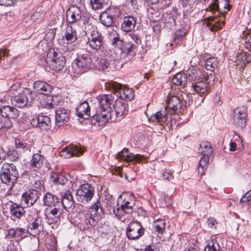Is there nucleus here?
<instances>
[{"instance_id":"nucleus-30","label":"nucleus","mask_w":251,"mask_h":251,"mask_svg":"<svg viewBox=\"0 0 251 251\" xmlns=\"http://www.w3.org/2000/svg\"><path fill=\"white\" fill-rule=\"evenodd\" d=\"M10 213L11 218L15 220V218L20 219L24 215L25 210L23 207L17 203H13L10 208Z\"/></svg>"},{"instance_id":"nucleus-61","label":"nucleus","mask_w":251,"mask_h":251,"mask_svg":"<svg viewBox=\"0 0 251 251\" xmlns=\"http://www.w3.org/2000/svg\"><path fill=\"white\" fill-rule=\"evenodd\" d=\"M251 198V191L247 193L241 199L240 202L241 203L246 202L250 201L249 198Z\"/></svg>"},{"instance_id":"nucleus-55","label":"nucleus","mask_w":251,"mask_h":251,"mask_svg":"<svg viewBox=\"0 0 251 251\" xmlns=\"http://www.w3.org/2000/svg\"><path fill=\"white\" fill-rule=\"evenodd\" d=\"M12 126V122L9 119L0 120V129L3 128H9Z\"/></svg>"},{"instance_id":"nucleus-46","label":"nucleus","mask_w":251,"mask_h":251,"mask_svg":"<svg viewBox=\"0 0 251 251\" xmlns=\"http://www.w3.org/2000/svg\"><path fill=\"white\" fill-rule=\"evenodd\" d=\"M15 146L17 149H21L23 151H30L31 146L29 144H27L25 142L21 141L19 139L15 140Z\"/></svg>"},{"instance_id":"nucleus-41","label":"nucleus","mask_w":251,"mask_h":251,"mask_svg":"<svg viewBox=\"0 0 251 251\" xmlns=\"http://www.w3.org/2000/svg\"><path fill=\"white\" fill-rule=\"evenodd\" d=\"M112 90L117 94L118 97L123 99L124 92L125 91L126 86L121 83L116 82H113L111 85Z\"/></svg>"},{"instance_id":"nucleus-37","label":"nucleus","mask_w":251,"mask_h":251,"mask_svg":"<svg viewBox=\"0 0 251 251\" xmlns=\"http://www.w3.org/2000/svg\"><path fill=\"white\" fill-rule=\"evenodd\" d=\"M213 151V149L211 147L210 143L207 142H202L198 149V153L201 154L210 155Z\"/></svg>"},{"instance_id":"nucleus-56","label":"nucleus","mask_w":251,"mask_h":251,"mask_svg":"<svg viewBox=\"0 0 251 251\" xmlns=\"http://www.w3.org/2000/svg\"><path fill=\"white\" fill-rule=\"evenodd\" d=\"M207 222L208 226L211 228L213 229L216 227V225L218 224V222L216 221V220L212 217L208 218Z\"/></svg>"},{"instance_id":"nucleus-14","label":"nucleus","mask_w":251,"mask_h":251,"mask_svg":"<svg viewBox=\"0 0 251 251\" xmlns=\"http://www.w3.org/2000/svg\"><path fill=\"white\" fill-rule=\"evenodd\" d=\"M117 158L124 161L140 162L143 159V156L138 154H134L131 153L128 149L124 148L117 154Z\"/></svg>"},{"instance_id":"nucleus-64","label":"nucleus","mask_w":251,"mask_h":251,"mask_svg":"<svg viewBox=\"0 0 251 251\" xmlns=\"http://www.w3.org/2000/svg\"><path fill=\"white\" fill-rule=\"evenodd\" d=\"M17 237L22 236L25 233V229L21 227H17L15 228Z\"/></svg>"},{"instance_id":"nucleus-50","label":"nucleus","mask_w":251,"mask_h":251,"mask_svg":"<svg viewBox=\"0 0 251 251\" xmlns=\"http://www.w3.org/2000/svg\"><path fill=\"white\" fill-rule=\"evenodd\" d=\"M235 117H241L243 119H246L247 117V108L243 107L241 108H236L234 111Z\"/></svg>"},{"instance_id":"nucleus-48","label":"nucleus","mask_w":251,"mask_h":251,"mask_svg":"<svg viewBox=\"0 0 251 251\" xmlns=\"http://www.w3.org/2000/svg\"><path fill=\"white\" fill-rule=\"evenodd\" d=\"M105 11L107 12V13L109 14L113 19L118 17L121 14L120 9L117 7L113 6L107 7Z\"/></svg>"},{"instance_id":"nucleus-4","label":"nucleus","mask_w":251,"mask_h":251,"mask_svg":"<svg viewBox=\"0 0 251 251\" xmlns=\"http://www.w3.org/2000/svg\"><path fill=\"white\" fill-rule=\"evenodd\" d=\"M131 37L134 43L131 41H128L124 44L123 41L121 40L119 37H115L112 41V44L119 48L122 53L128 54L130 56H133L135 54L134 50L137 48L138 42L140 41V40L135 35H133Z\"/></svg>"},{"instance_id":"nucleus-59","label":"nucleus","mask_w":251,"mask_h":251,"mask_svg":"<svg viewBox=\"0 0 251 251\" xmlns=\"http://www.w3.org/2000/svg\"><path fill=\"white\" fill-rule=\"evenodd\" d=\"M163 179H166L167 180H172L174 179L173 176L168 172H165L162 173L160 176Z\"/></svg>"},{"instance_id":"nucleus-47","label":"nucleus","mask_w":251,"mask_h":251,"mask_svg":"<svg viewBox=\"0 0 251 251\" xmlns=\"http://www.w3.org/2000/svg\"><path fill=\"white\" fill-rule=\"evenodd\" d=\"M238 60H241L244 64L248 63L251 62V53L242 52L237 55Z\"/></svg>"},{"instance_id":"nucleus-24","label":"nucleus","mask_w":251,"mask_h":251,"mask_svg":"<svg viewBox=\"0 0 251 251\" xmlns=\"http://www.w3.org/2000/svg\"><path fill=\"white\" fill-rule=\"evenodd\" d=\"M182 105V102L180 97L177 96H170L168 97L167 106L174 113L180 110Z\"/></svg>"},{"instance_id":"nucleus-29","label":"nucleus","mask_w":251,"mask_h":251,"mask_svg":"<svg viewBox=\"0 0 251 251\" xmlns=\"http://www.w3.org/2000/svg\"><path fill=\"white\" fill-rule=\"evenodd\" d=\"M44 203L48 207L61 205L59 199L55 196L47 193L44 197Z\"/></svg>"},{"instance_id":"nucleus-63","label":"nucleus","mask_w":251,"mask_h":251,"mask_svg":"<svg viewBox=\"0 0 251 251\" xmlns=\"http://www.w3.org/2000/svg\"><path fill=\"white\" fill-rule=\"evenodd\" d=\"M7 236L11 238L17 237L16 231L15 228H10L7 231Z\"/></svg>"},{"instance_id":"nucleus-62","label":"nucleus","mask_w":251,"mask_h":251,"mask_svg":"<svg viewBox=\"0 0 251 251\" xmlns=\"http://www.w3.org/2000/svg\"><path fill=\"white\" fill-rule=\"evenodd\" d=\"M158 251V248L153 244L148 245L144 249V251Z\"/></svg>"},{"instance_id":"nucleus-31","label":"nucleus","mask_w":251,"mask_h":251,"mask_svg":"<svg viewBox=\"0 0 251 251\" xmlns=\"http://www.w3.org/2000/svg\"><path fill=\"white\" fill-rule=\"evenodd\" d=\"M113 106L117 117L122 116L127 112V104L122 100H116Z\"/></svg>"},{"instance_id":"nucleus-7","label":"nucleus","mask_w":251,"mask_h":251,"mask_svg":"<svg viewBox=\"0 0 251 251\" xmlns=\"http://www.w3.org/2000/svg\"><path fill=\"white\" fill-rule=\"evenodd\" d=\"M94 194L93 188L90 185L83 184L76 191V199L78 202L86 203L91 200Z\"/></svg>"},{"instance_id":"nucleus-34","label":"nucleus","mask_w":251,"mask_h":251,"mask_svg":"<svg viewBox=\"0 0 251 251\" xmlns=\"http://www.w3.org/2000/svg\"><path fill=\"white\" fill-rule=\"evenodd\" d=\"M44 159L45 158L43 155L35 153L32 155L30 165L32 168H40L43 165Z\"/></svg>"},{"instance_id":"nucleus-27","label":"nucleus","mask_w":251,"mask_h":251,"mask_svg":"<svg viewBox=\"0 0 251 251\" xmlns=\"http://www.w3.org/2000/svg\"><path fill=\"white\" fill-rule=\"evenodd\" d=\"M27 228V232L30 235H35L39 234L43 228L41 219L39 218H36L33 223L29 224Z\"/></svg>"},{"instance_id":"nucleus-52","label":"nucleus","mask_w":251,"mask_h":251,"mask_svg":"<svg viewBox=\"0 0 251 251\" xmlns=\"http://www.w3.org/2000/svg\"><path fill=\"white\" fill-rule=\"evenodd\" d=\"M186 32L182 30H177L174 36V40L176 43H178L181 41L184 37Z\"/></svg>"},{"instance_id":"nucleus-36","label":"nucleus","mask_w":251,"mask_h":251,"mask_svg":"<svg viewBox=\"0 0 251 251\" xmlns=\"http://www.w3.org/2000/svg\"><path fill=\"white\" fill-rule=\"evenodd\" d=\"M168 116L165 110L158 111L152 114L150 117V120L153 122L164 123L167 120Z\"/></svg>"},{"instance_id":"nucleus-38","label":"nucleus","mask_w":251,"mask_h":251,"mask_svg":"<svg viewBox=\"0 0 251 251\" xmlns=\"http://www.w3.org/2000/svg\"><path fill=\"white\" fill-rule=\"evenodd\" d=\"M108 0H90L91 7L94 10H98L107 7Z\"/></svg>"},{"instance_id":"nucleus-13","label":"nucleus","mask_w":251,"mask_h":251,"mask_svg":"<svg viewBox=\"0 0 251 251\" xmlns=\"http://www.w3.org/2000/svg\"><path fill=\"white\" fill-rule=\"evenodd\" d=\"M86 150L84 147L81 146L71 144L65 148L61 151V155L65 157L70 158L72 156H79L82 155Z\"/></svg>"},{"instance_id":"nucleus-15","label":"nucleus","mask_w":251,"mask_h":251,"mask_svg":"<svg viewBox=\"0 0 251 251\" xmlns=\"http://www.w3.org/2000/svg\"><path fill=\"white\" fill-rule=\"evenodd\" d=\"M212 12H219L226 13L230 9V5L227 0H215L207 8Z\"/></svg>"},{"instance_id":"nucleus-60","label":"nucleus","mask_w":251,"mask_h":251,"mask_svg":"<svg viewBox=\"0 0 251 251\" xmlns=\"http://www.w3.org/2000/svg\"><path fill=\"white\" fill-rule=\"evenodd\" d=\"M16 0H0V5L5 6H10L14 4Z\"/></svg>"},{"instance_id":"nucleus-58","label":"nucleus","mask_w":251,"mask_h":251,"mask_svg":"<svg viewBox=\"0 0 251 251\" xmlns=\"http://www.w3.org/2000/svg\"><path fill=\"white\" fill-rule=\"evenodd\" d=\"M7 154L9 159L12 161H16L19 158L17 153L14 151H9Z\"/></svg>"},{"instance_id":"nucleus-5","label":"nucleus","mask_w":251,"mask_h":251,"mask_svg":"<svg viewBox=\"0 0 251 251\" xmlns=\"http://www.w3.org/2000/svg\"><path fill=\"white\" fill-rule=\"evenodd\" d=\"M215 76L213 74H209L200 80L192 83V89L195 92L201 95H207L210 91V84L213 83Z\"/></svg>"},{"instance_id":"nucleus-11","label":"nucleus","mask_w":251,"mask_h":251,"mask_svg":"<svg viewBox=\"0 0 251 251\" xmlns=\"http://www.w3.org/2000/svg\"><path fill=\"white\" fill-rule=\"evenodd\" d=\"M82 18V13L80 8L73 5L66 12L67 25H72L79 23Z\"/></svg>"},{"instance_id":"nucleus-23","label":"nucleus","mask_w":251,"mask_h":251,"mask_svg":"<svg viewBox=\"0 0 251 251\" xmlns=\"http://www.w3.org/2000/svg\"><path fill=\"white\" fill-rule=\"evenodd\" d=\"M34 89L37 93L48 95L52 91L51 86L48 83L42 81H37L34 82Z\"/></svg>"},{"instance_id":"nucleus-2","label":"nucleus","mask_w":251,"mask_h":251,"mask_svg":"<svg viewBox=\"0 0 251 251\" xmlns=\"http://www.w3.org/2000/svg\"><path fill=\"white\" fill-rule=\"evenodd\" d=\"M92 53L84 50L77 54L72 65V72L75 75L82 74L94 67Z\"/></svg>"},{"instance_id":"nucleus-35","label":"nucleus","mask_w":251,"mask_h":251,"mask_svg":"<svg viewBox=\"0 0 251 251\" xmlns=\"http://www.w3.org/2000/svg\"><path fill=\"white\" fill-rule=\"evenodd\" d=\"M207 26L209 27V29L211 31L220 29L224 25L223 23H220L217 19H214L211 17L208 18V21L206 22Z\"/></svg>"},{"instance_id":"nucleus-10","label":"nucleus","mask_w":251,"mask_h":251,"mask_svg":"<svg viewBox=\"0 0 251 251\" xmlns=\"http://www.w3.org/2000/svg\"><path fill=\"white\" fill-rule=\"evenodd\" d=\"M30 123L33 127H38L42 131H48L51 129V121L48 116L38 115L31 120Z\"/></svg>"},{"instance_id":"nucleus-39","label":"nucleus","mask_w":251,"mask_h":251,"mask_svg":"<svg viewBox=\"0 0 251 251\" xmlns=\"http://www.w3.org/2000/svg\"><path fill=\"white\" fill-rule=\"evenodd\" d=\"M152 226L155 231L162 234L165 230L166 223L163 219H159L153 222Z\"/></svg>"},{"instance_id":"nucleus-3","label":"nucleus","mask_w":251,"mask_h":251,"mask_svg":"<svg viewBox=\"0 0 251 251\" xmlns=\"http://www.w3.org/2000/svg\"><path fill=\"white\" fill-rule=\"evenodd\" d=\"M0 177L3 183L12 187L19 177L16 166L12 163H4L1 167Z\"/></svg>"},{"instance_id":"nucleus-1","label":"nucleus","mask_w":251,"mask_h":251,"mask_svg":"<svg viewBox=\"0 0 251 251\" xmlns=\"http://www.w3.org/2000/svg\"><path fill=\"white\" fill-rule=\"evenodd\" d=\"M99 103L96 113L92 116V122L94 124L98 123L102 126L108 122L111 118L112 108L110 106L114 98L111 95H102L97 98Z\"/></svg>"},{"instance_id":"nucleus-43","label":"nucleus","mask_w":251,"mask_h":251,"mask_svg":"<svg viewBox=\"0 0 251 251\" xmlns=\"http://www.w3.org/2000/svg\"><path fill=\"white\" fill-rule=\"evenodd\" d=\"M51 180L55 184L63 185L67 182L68 179L62 174H56L52 176Z\"/></svg>"},{"instance_id":"nucleus-51","label":"nucleus","mask_w":251,"mask_h":251,"mask_svg":"<svg viewBox=\"0 0 251 251\" xmlns=\"http://www.w3.org/2000/svg\"><path fill=\"white\" fill-rule=\"evenodd\" d=\"M134 97V92L132 89L128 88L126 87L124 95L123 96V100H132Z\"/></svg>"},{"instance_id":"nucleus-17","label":"nucleus","mask_w":251,"mask_h":251,"mask_svg":"<svg viewBox=\"0 0 251 251\" xmlns=\"http://www.w3.org/2000/svg\"><path fill=\"white\" fill-rule=\"evenodd\" d=\"M134 206V202L132 200L130 201L124 200L120 206L118 205L117 207L114 208L113 212L117 216H122L125 213L130 214L132 212Z\"/></svg>"},{"instance_id":"nucleus-33","label":"nucleus","mask_w":251,"mask_h":251,"mask_svg":"<svg viewBox=\"0 0 251 251\" xmlns=\"http://www.w3.org/2000/svg\"><path fill=\"white\" fill-rule=\"evenodd\" d=\"M187 76L184 73H179L174 75L172 78V82L174 84L184 87L187 83Z\"/></svg>"},{"instance_id":"nucleus-26","label":"nucleus","mask_w":251,"mask_h":251,"mask_svg":"<svg viewBox=\"0 0 251 251\" xmlns=\"http://www.w3.org/2000/svg\"><path fill=\"white\" fill-rule=\"evenodd\" d=\"M77 39V34L73 25H67L66 32L63 37V40L65 43L69 44L75 42Z\"/></svg>"},{"instance_id":"nucleus-40","label":"nucleus","mask_w":251,"mask_h":251,"mask_svg":"<svg viewBox=\"0 0 251 251\" xmlns=\"http://www.w3.org/2000/svg\"><path fill=\"white\" fill-rule=\"evenodd\" d=\"M113 19L111 16L105 11L102 12L100 16V21L101 23L106 26H110L113 22Z\"/></svg>"},{"instance_id":"nucleus-6","label":"nucleus","mask_w":251,"mask_h":251,"mask_svg":"<svg viewBox=\"0 0 251 251\" xmlns=\"http://www.w3.org/2000/svg\"><path fill=\"white\" fill-rule=\"evenodd\" d=\"M47 56L50 59V66L55 72H59L63 68L65 64V58L54 49H49Z\"/></svg>"},{"instance_id":"nucleus-21","label":"nucleus","mask_w":251,"mask_h":251,"mask_svg":"<svg viewBox=\"0 0 251 251\" xmlns=\"http://www.w3.org/2000/svg\"><path fill=\"white\" fill-rule=\"evenodd\" d=\"M118 59L114 58V54H107L101 57L99 61L100 69L105 70L114 67L115 63Z\"/></svg>"},{"instance_id":"nucleus-9","label":"nucleus","mask_w":251,"mask_h":251,"mask_svg":"<svg viewBox=\"0 0 251 251\" xmlns=\"http://www.w3.org/2000/svg\"><path fill=\"white\" fill-rule=\"evenodd\" d=\"M145 229L138 222H131L126 230L127 238L129 240H136L139 239L144 233Z\"/></svg>"},{"instance_id":"nucleus-8","label":"nucleus","mask_w":251,"mask_h":251,"mask_svg":"<svg viewBox=\"0 0 251 251\" xmlns=\"http://www.w3.org/2000/svg\"><path fill=\"white\" fill-rule=\"evenodd\" d=\"M90 213L88 223L91 227H95L104 216V212L100 202H98L93 204L90 208Z\"/></svg>"},{"instance_id":"nucleus-44","label":"nucleus","mask_w":251,"mask_h":251,"mask_svg":"<svg viewBox=\"0 0 251 251\" xmlns=\"http://www.w3.org/2000/svg\"><path fill=\"white\" fill-rule=\"evenodd\" d=\"M202 155V157L200 160L198 167L199 172V173H201V175L203 174L205 169L207 168V164L209 160V155H207L206 154Z\"/></svg>"},{"instance_id":"nucleus-28","label":"nucleus","mask_w":251,"mask_h":251,"mask_svg":"<svg viewBox=\"0 0 251 251\" xmlns=\"http://www.w3.org/2000/svg\"><path fill=\"white\" fill-rule=\"evenodd\" d=\"M13 105L18 107H23L26 105L28 103V99L24 93H20L14 96L11 99Z\"/></svg>"},{"instance_id":"nucleus-16","label":"nucleus","mask_w":251,"mask_h":251,"mask_svg":"<svg viewBox=\"0 0 251 251\" xmlns=\"http://www.w3.org/2000/svg\"><path fill=\"white\" fill-rule=\"evenodd\" d=\"M40 194V192L37 190H29L23 194L22 201H24L27 206H31L37 201Z\"/></svg>"},{"instance_id":"nucleus-49","label":"nucleus","mask_w":251,"mask_h":251,"mask_svg":"<svg viewBox=\"0 0 251 251\" xmlns=\"http://www.w3.org/2000/svg\"><path fill=\"white\" fill-rule=\"evenodd\" d=\"M61 210V205H58L57 206H53V207H49L46 208V211H49L48 215L50 216L51 215L54 217H57V215L58 213H60L59 215L61 214V212H60Z\"/></svg>"},{"instance_id":"nucleus-53","label":"nucleus","mask_w":251,"mask_h":251,"mask_svg":"<svg viewBox=\"0 0 251 251\" xmlns=\"http://www.w3.org/2000/svg\"><path fill=\"white\" fill-rule=\"evenodd\" d=\"M234 124L239 127L243 128L246 126V119L234 117Z\"/></svg>"},{"instance_id":"nucleus-18","label":"nucleus","mask_w":251,"mask_h":251,"mask_svg":"<svg viewBox=\"0 0 251 251\" xmlns=\"http://www.w3.org/2000/svg\"><path fill=\"white\" fill-rule=\"evenodd\" d=\"M0 114L2 118L3 121L5 119H15L19 116V111L15 107L10 105H3L0 108Z\"/></svg>"},{"instance_id":"nucleus-42","label":"nucleus","mask_w":251,"mask_h":251,"mask_svg":"<svg viewBox=\"0 0 251 251\" xmlns=\"http://www.w3.org/2000/svg\"><path fill=\"white\" fill-rule=\"evenodd\" d=\"M221 247L217 239H212L205 247L204 251H220Z\"/></svg>"},{"instance_id":"nucleus-19","label":"nucleus","mask_w":251,"mask_h":251,"mask_svg":"<svg viewBox=\"0 0 251 251\" xmlns=\"http://www.w3.org/2000/svg\"><path fill=\"white\" fill-rule=\"evenodd\" d=\"M60 203L67 211H73L75 207V201L71 192L68 191L61 195Z\"/></svg>"},{"instance_id":"nucleus-54","label":"nucleus","mask_w":251,"mask_h":251,"mask_svg":"<svg viewBox=\"0 0 251 251\" xmlns=\"http://www.w3.org/2000/svg\"><path fill=\"white\" fill-rule=\"evenodd\" d=\"M181 4L187 11L190 12L193 10V4L191 3L190 0H181Z\"/></svg>"},{"instance_id":"nucleus-57","label":"nucleus","mask_w":251,"mask_h":251,"mask_svg":"<svg viewBox=\"0 0 251 251\" xmlns=\"http://www.w3.org/2000/svg\"><path fill=\"white\" fill-rule=\"evenodd\" d=\"M50 59H49L48 57H42L38 61L39 65L43 67H46L48 65H50Z\"/></svg>"},{"instance_id":"nucleus-45","label":"nucleus","mask_w":251,"mask_h":251,"mask_svg":"<svg viewBox=\"0 0 251 251\" xmlns=\"http://www.w3.org/2000/svg\"><path fill=\"white\" fill-rule=\"evenodd\" d=\"M54 98L51 96H47L46 100H45L42 103V105L44 107L52 109L55 107Z\"/></svg>"},{"instance_id":"nucleus-22","label":"nucleus","mask_w":251,"mask_h":251,"mask_svg":"<svg viewBox=\"0 0 251 251\" xmlns=\"http://www.w3.org/2000/svg\"><path fill=\"white\" fill-rule=\"evenodd\" d=\"M70 112L68 110L59 108L56 110L55 122L59 126L63 125L66 123L69 119Z\"/></svg>"},{"instance_id":"nucleus-20","label":"nucleus","mask_w":251,"mask_h":251,"mask_svg":"<svg viewBox=\"0 0 251 251\" xmlns=\"http://www.w3.org/2000/svg\"><path fill=\"white\" fill-rule=\"evenodd\" d=\"M76 114L79 118L88 119L90 116V107L86 101L80 103L76 107Z\"/></svg>"},{"instance_id":"nucleus-12","label":"nucleus","mask_w":251,"mask_h":251,"mask_svg":"<svg viewBox=\"0 0 251 251\" xmlns=\"http://www.w3.org/2000/svg\"><path fill=\"white\" fill-rule=\"evenodd\" d=\"M88 40L87 43L92 49L96 50L101 49L103 38L101 34L97 30L92 31Z\"/></svg>"},{"instance_id":"nucleus-25","label":"nucleus","mask_w":251,"mask_h":251,"mask_svg":"<svg viewBox=\"0 0 251 251\" xmlns=\"http://www.w3.org/2000/svg\"><path fill=\"white\" fill-rule=\"evenodd\" d=\"M136 24L135 19L133 16L125 17L121 24V29L126 32L131 31L134 29Z\"/></svg>"},{"instance_id":"nucleus-32","label":"nucleus","mask_w":251,"mask_h":251,"mask_svg":"<svg viewBox=\"0 0 251 251\" xmlns=\"http://www.w3.org/2000/svg\"><path fill=\"white\" fill-rule=\"evenodd\" d=\"M219 61L217 58L211 57L207 58L205 61V67L207 70L210 71V74H213L214 71L218 68Z\"/></svg>"}]
</instances>
